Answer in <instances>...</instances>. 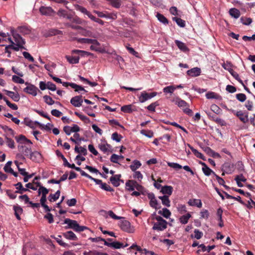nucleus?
Returning a JSON list of instances; mask_svg holds the SVG:
<instances>
[{
  "label": "nucleus",
  "instance_id": "nucleus-1",
  "mask_svg": "<svg viewBox=\"0 0 255 255\" xmlns=\"http://www.w3.org/2000/svg\"><path fill=\"white\" fill-rule=\"evenodd\" d=\"M36 184H37L36 187H34V185L31 183L26 184L25 186L26 188L31 189L33 190H36L37 187H39L38 194L39 196L41 195V197L40 200V204H41L42 207H49L47 205L45 204V202L46 201V195L49 192L48 189L41 185V183L40 182H37Z\"/></svg>",
  "mask_w": 255,
  "mask_h": 255
},
{
  "label": "nucleus",
  "instance_id": "nucleus-2",
  "mask_svg": "<svg viewBox=\"0 0 255 255\" xmlns=\"http://www.w3.org/2000/svg\"><path fill=\"white\" fill-rule=\"evenodd\" d=\"M64 223L68 225V228L72 229L75 232H80L86 231L85 233L82 234L83 236H86V234L89 235L90 233H93V231L90 230L89 228L85 226H80L75 220L67 218L64 220Z\"/></svg>",
  "mask_w": 255,
  "mask_h": 255
},
{
  "label": "nucleus",
  "instance_id": "nucleus-3",
  "mask_svg": "<svg viewBox=\"0 0 255 255\" xmlns=\"http://www.w3.org/2000/svg\"><path fill=\"white\" fill-rule=\"evenodd\" d=\"M119 223L118 225L120 229L124 232L128 233H133L135 231L134 227L131 226L130 223L125 219V218L122 217V219Z\"/></svg>",
  "mask_w": 255,
  "mask_h": 255
},
{
  "label": "nucleus",
  "instance_id": "nucleus-4",
  "mask_svg": "<svg viewBox=\"0 0 255 255\" xmlns=\"http://www.w3.org/2000/svg\"><path fill=\"white\" fill-rule=\"evenodd\" d=\"M225 109L227 111L233 113L234 115L236 116L243 123L246 124L249 122V113L248 112H243L241 110L236 111L235 110L232 109H229L226 106L225 107Z\"/></svg>",
  "mask_w": 255,
  "mask_h": 255
},
{
  "label": "nucleus",
  "instance_id": "nucleus-5",
  "mask_svg": "<svg viewBox=\"0 0 255 255\" xmlns=\"http://www.w3.org/2000/svg\"><path fill=\"white\" fill-rule=\"evenodd\" d=\"M18 150L21 154H17V156H18L21 159L24 160L25 159V156L29 157L32 151L30 147H28L25 145L19 144L17 146Z\"/></svg>",
  "mask_w": 255,
  "mask_h": 255
},
{
  "label": "nucleus",
  "instance_id": "nucleus-6",
  "mask_svg": "<svg viewBox=\"0 0 255 255\" xmlns=\"http://www.w3.org/2000/svg\"><path fill=\"white\" fill-rule=\"evenodd\" d=\"M157 95V93L156 92L148 93L146 91H143L141 93V94L139 97V101L140 103H144L147 100L154 97Z\"/></svg>",
  "mask_w": 255,
  "mask_h": 255
},
{
  "label": "nucleus",
  "instance_id": "nucleus-7",
  "mask_svg": "<svg viewBox=\"0 0 255 255\" xmlns=\"http://www.w3.org/2000/svg\"><path fill=\"white\" fill-rule=\"evenodd\" d=\"M25 84L27 85V86L23 89V91L24 92L30 94L33 96L37 95V91L39 90L36 86L32 84H29L28 82H25Z\"/></svg>",
  "mask_w": 255,
  "mask_h": 255
},
{
  "label": "nucleus",
  "instance_id": "nucleus-8",
  "mask_svg": "<svg viewBox=\"0 0 255 255\" xmlns=\"http://www.w3.org/2000/svg\"><path fill=\"white\" fill-rule=\"evenodd\" d=\"M12 35L16 43V45L19 46L21 49H26L23 46L25 44V42L22 37L18 33L14 32H12Z\"/></svg>",
  "mask_w": 255,
  "mask_h": 255
},
{
  "label": "nucleus",
  "instance_id": "nucleus-9",
  "mask_svg": "<svg viewBox=\"0 0 255 255\" xmlns=\"http://www.w3.org/2000/svg\"><path fill=\"white\" fill-rule=\"evenodd\" d=\"M83 102L82 96H76L73 97L71 100V104L75 107H80Z\"/></svg>",
  "mask_w": 255,
  "mask_h": 255
},
{
  "label": "nucleus",
  "instance_id": "nucleus-10",
  "mask_svg": "<svg viewBox=\"0 0 255 255\" xmlns=\"http://www.w3.org/2000/svg\"><path fill=\"white\" fill-rule=\"evenodd\" d=\"M39 11L42 15L46 16H50L54 13V10L50 6H41L39 8Z\"/></svg>",
  "mask_w": 255,
  "mask_h": 255
},
{
  "label": "nucleus",
  "instance_id": "nucleus-11",
  "mask_svg": "<svg viewBox=\"0 0 255 255\" xmlns=\"http://www.w3.org/2000/svg\"><path fill=\"white\" fill-rule=\"evenodd\" d=\"M206 113L211 120L215 122L216 123H217L218 124H220L221 126H224L225 125V122L224 120H223L221 118L217 117L216 116L213 115L211 112H206Z\"/></svg>",
  "mask_w": 255,
  "mask_h": 255
},
{
  "label": "nucleus",
  "instance_id": "nucleus-12",
  "mask_svg": "<svg viewBox=\"0 0 255 255\" xmlns=\"http://www.w3.org/2000/svg\"><path fill=\"white\" fill-rule=\"evenodd\" d=\"M78 42L81 43H87V44H93L97 45V46L100 45V43L96 39L80 38L77 39Z\"/></svg>",
  "mask_w": 255,
  "mask_h": 255
},
{
  "label": "nucleus",
  "instance_id": "nucleus-13",
  "mask_svg": "<svg viewBox=\"0 0 255 255\" xmlns=\"http://www.w3.org/2000/svg\"><path fill=\"white\" fill-rule=\"evenodd\" d=\"M167 222L163 221V222L155 223L152 227V229L157 231H163L167 228Z\"/></svg>",
  "mask_w": 255,
  "mask_h": 255
},
{
  "label": "nucleus",
  "instance_id": "nucleus-14",
  "mask_svg": "<svg viewBox=\"0 0 255 255\" xmlns=\"http://www.w3.org/2000/svg\"><path fill=\"white\" fill-rule=\"evenodd\" d=\"M29 158L34 162H40L42 160V155L37 151L31 152Z\"/></svg>",
  "mask_w": 255,
  "mask_h": 255
},
{
  "label": "nucleus",
  "instance_id": "nucleus-15",
  "mask_svg": "<svg viewBox=\"0 0 255 255\" xmlns=\"http://www.w3.org/2000/svg\"><path fill=\"white\" fill-rule=\"evenodd\" d=\"M5 94L11 98L14 101L18 102L20 100V96L18 93H15L13 92L8 91L7 90H3Z\"/></svg>",
  "mask_w": 255,
  "mask_h": 255
},
{
  "label": "nucleus",
  "instance_id": "nucleus-16",
  "mask_svg": "<svg viewBox=\"0 0 255 255\" xmlns=\"http://www.w3.org/2000/svg\"><path fill=\"white\" fill-rule=\"evenodd\" d=\"M201 70L200 68L194 67L187 71V74L191 77H197L200 75Z\"/></svg>",
  "mask_w": 255,
  "mask_h": 255
},
{
  "label": "nucleus",
  "instance_id": "nucleus-17",
  "mask_svg": "<svg viewBox=\"0 0 255 255\" xmlns=\"http://www.w3.org/2000/svg\"><path fill=\"white\" fill-rule=\"evenodd\" d=\"M121 111L125 113H131L133 111H135V107L131 104L124 105L121 108Z\"/></svg>",
  "mask_w": 255,
  "mask_h": 255
},
{
  "label": "nucleus",
  "instance_id": "nucleus-18",
  "mask_svg": "<svg viewBox=\"0 0 255 255\" xmlns=\"http://www.w3.org/2000/svg\"><path fill=\"white\" fill-rule=\"evenodd\" d=\"M63 236L67 239L72 241L78 240V238L72 231H68L63 234Z\"/></svg>",
  "mask_w": 255,
  "mask_h": 255
},
{
  "label": "nucleus",
  "instance_id": "nucleus-19",
  "mask_svg": "<svg viewBox=\"0 0 255 255\" xmlns=\"http://www.w3.org/2000/svg\"><path fill=\"white\" fill-rule=\"evenodd\" d=\"M121 177V174H116L110 178V181L112 184L115 187H118L120 185V180Z\"/></svg>",
  "mask_w": 255,
  "mask_h": 255
},
{
  "label": "nucleus",
  "instance_id": "nucleus-20",
  "mask_svg": "<svg viewBox=\"0 0 255 255\" xmlns=\"http://www.w3.org/2000/svg\"><path fill=\"white\" fill-rule=\"evenodd\" d=\"M175 43L178 48L181 51L186 52L189 50V48L184 43L178 40H175Z\"/></svg>",
  "mask_w": 255,
  "mask_h": 255
},
{
  "label": "nucleus",
  "instance_id": "nucleus-21",
  "mask_svg": "<svg viewBox=\"0 0 255 255\" xmlns=\"http://www.w3.org/2000/svg\"><path fill=\"white\" fill-rule=\"evenodd\" d=\"M147 197L150 200V205L151 207H156L158 205L157 201L155 198V197L153 193H148Z\"/></svg>",
  "mask_w": 255,
  "mask_h": 255
},
{
  "label": "nucleus",
  "instance_id": "nucleus-22",
  "mask_svg": "<svg viewBox=\"0 0 255 255\" xmlns=\"http://www.w3.org/2000/svg\"><path fill=\"white\" fill-rule=\"evenodd\" d=\"M206 97L208 99H215L220 101L222 100V98L220 95L213 92L207 93L206 94Z\"/></svg>",
  "mask_w": 255,
  "mask_h": 255
},
{
  "label": "nucleus",
  "instance_id": "nucleus-23",
  "mask_svg": "<svg viewBox=\"0 0 255 255\" xmlns=\"http://www.w3.org/2000/svg\"><path fill=\"white\" fill-rule=\"evenodd\" d=\"M188 203V205L190 206L201 207L202 205V202L200 199H191L189 200Z\"/></svg>",
  "mask_w": 255,
  "mask_h": 255
},
{
  "label": "nucleus",
  "instance_id": "nucleus-24",
  "mask_svg": "<svg viewBox=\"0 0 255 255\" xmlns=\"http://www.w3.org/2000/svg\"><path fill=\"white\" fill-rule=\"evenodd\" d=\"M173 101L175 102V104L178 105L179 107L182 109L186 107H189L188 104L185 101L179 98H177L175 100H174Z\"/></svg>",
  "mask_w": 255,
  "mask_h": 255
},
{
  "label": "nucleus",
  "instance_id": "nucleus-25",
  "mask_svg": "<svg viewBox=\"0 0 255 255\" xmlns=\"http://www.w3.org/2000/svg\"><path fill=\"white\" fill-rule=\"evenodd\" d=\"M45 209V212H47V213L44 215V218L47 219L49 223H52L53 222V215L49 213V212L52 211V208H44Z\"/></svg>",
  "mask_w": 255,
  "mask_h": 255
},
{
  "label": "nucleus",
  "instance_id": "nucleus-26",
  "mask_svg": "<svg viewBox=\"0 0 255 255\" xmlns=\"http://www.w3.org/2000/svg\"><path fill=\"white\" fill-rule=\"evenodd\" d=\"M229 14L235 18H238L241 15L240 10L236 8H232L229 10Z\"/></svg>",
  "mask_w": 255,
  "mask_h": 255
},
{
  "label": "nucleus",
  "instance_id": "nucleus-27",
  "mask_svg": "<svg viewBox=\"0 0 255 255\" xmlns=\"http://www.w3.org/2000/svg\"><path fill=\"white\" fill-rule=\"evenodd\" d=\"M161 192L164 194L171 195L173 192V188L171 186L165 185L162 187Z\"/></svg>",
  "mask_w": 255,
  "mask_h": 255
},
{
  "label": "nucleus",
  "instance_id": "nucleus-28",
  "mask_svg": "<svg viewBox=\"0 0 255 255\" xmlns=\"http://www.w3.org/2000/svg\"><path fill=\"white\" fill-rule=\"evenodd\" d=\"M141 166L140 162L137 160L133 161L132 163L129 166L130 169L132 171H135L136 169H138Z\"/></svg>",
  "mask_w": 255,
  "mask_h": 255
},
{
  "label": "nucleus",
  "instance_id": "nucleus-29",
  "mask_svg": "<svg viewBox=\"0 0 255 255\" xmlns=\"http://www.w3.org/2000/svg\"><path fill=\"white\" fill-rule=\"evenodd\" d=\"M15 186L16 187V189L18 190V191H16L15 193L22 194L24 192L29 191L27 188H24L21 182H18L15 185Z\"/></svg>",
  "mask_w": 255,
  "mask_h": 255
},
{
  "label": "nucleus",
  "instance_id": "nucleus-30",
  "mask_svg": "<svg viewBox=\"0 0 255 255\" xmlns=\"http://www.w3.org/2000/svg\"><path fill=\"white\" fill-rule=\"evenodd\" d=\"M189 147L194 153V154L198 158H199L203 160H205L204 155L201 152H199L197 149L194 148L193 147L191 146L189 144H188Z\"/></svg>",
  "mask_w": 255,
  "mask_h": 255
},
{
  "label": "nucleus",
  "instance_id": "nucleus-31",
  "mask_svg": "<svg viewBox=\"0 0 255 255\" xmlns=\"http://www.w3.org/2000/svg\"><path fill=\"white\" fill-rule=\"evenodd\" d=\"M124 158V157L122 155H119L116 154H113L110 157V160L113 163H119V160L123 159Z\"/></svg>",
  "mask_w": 255,
  "mask_h": 255
},
{
  "label": "nucleus",
  "instance_id": "nucleus-32",
  "mask_svg": "<svg viewBox=\"0 0 255 255\" xmlns=\"http://www.w3.org/2000/svg\"><path fill=\"white\" fill-rule=\"evenodd\" d=\"M84 255H108L106 253H100L97 251H85L83 253Z\"/></svg>",
  "mask_w": 255,
  "mask_h": 255
},
{
  "label": "nucleus",
  "instance_id": "nucleus-33",
  "mask_svg": "<svg viewBox=\"0 0 255 255\" xmlns=\"http://www.w3.org/2000/svg\"><path fill=\"white\" fill-rule=\"evenodd\" d=\"M60 192L59 190H58L55 194H50L48 197V199L50 202L55 201L57 199H58L60 196Z\"/></svg>",
  "mask_w": 255,
  "mask_h": 255
},
{
  "label": "nucleus",
  "instance_id": "nucleus-34",
  "mask_svg": "<svg viewBox=\"0 0 255 255\" xmlns=\"http://www.w3.org/2000/svg\"><path fill=\"white\" fill-rule=\"evenodd\" d=\"M159 198L161 199L162 203L163 205L167 207L170 206V201L168 196L163 195V196H159Z\"/></svg>",
  "mask_w": 255,
  "mask_h": 255
},
{
  "label": "nucleus",
  "instance_id": "nucleus-35",
  "mask_svg": "<svg viewBox=\"0 0 255 255\" xmlns=\"http://www.w3.org/2000/svg\"><path fill=\"white\" fill-rule=\"evenodd\" d=\"M66 58L70 64H77L79 62V57L66 56Z\"/></svg>",
  "mask_w": 255,
  "mask_h": 255
},
{
  "label": "nucleus",
  "instance_id": "nucleus-36",
  "mask_svg": "<svg viewBox=\"0 0 255 255\" xmlns=\"http://www.w3.org/2000/svg\"><path fill=\"white\" fill-rule=\"evenodd\" d=\"M218 194L221 196V197L224 199L225 197H226L227 199H230V198H234V196H232L229 194H228L227 193H226L225 191H220L219 189H216Z\"/></svg>",
  "mask_w": 255,
  "mask_h": 255
},
{
  "label": "nucleus",
  "instance_id": "nucleus-37",
  "mask_svg": "<svg viewBox=\"0 0 255 255\" xmlns=\"http://www.w3.org/2000/svg\"><path fill=\"white\" fill-rule=\"evenodd\" d=\"M202 171L204 174L207 176H210L211 174H213L215 176L216 174L214 171H213L212 169H211L208 166H206L205 167H202Z\"/></svg>",
  "mask_w": 255,
  "mask_h": 255
},
{
  "label": "nucleus",
  "instance_id": "nucleus-38",
  "mask_svg": "<svg viewBox=\"0 0 255 255\" xmlns=\"http://www.w3.org/2000/svg\"><path fill=\"white\" fill-rule=\"evenodd\" d=\"M79 78L81 81L84 82V83L89 84L91 87H95V86L98 85L97 83L92 82L90 81L89 80H88L87 79H86L81 76H79Z\"/></svg>",
  "mask_w": 255,
  "mask_h": 255
},
{
  "label": "nucleus",
  "instance_id": "nucleus-39",
  "mask_svg": "<svg viewBox=\"0 0 255 255\" xmlns=\"http://www.w3.org/2000/svg\"><path fill=\"white\" fill-rule=\"evenodd\" d=\"M18 31L23 35L28 34L30 33V29L27 27L23 26L18 28Z\"/></svg>",
  "mask_w": 255,
  "mask_h": 255
},
{
  "label": "nucleus",
  "instance_id": "nucleus-40",
  "mask_svg": "<svg viewBox=\"0 0 255 255\" xmlns=\"http://www.w3.org/2000/svg\"><path fill=\"white\" fill-rule=\"evenodd\" d=\"M191 217L190 213H187L186 215H183L179 218L180 222L183 224H186L188 223L189 218Z\"/></svg>",
  "mask_w": 255,
  "mask_h": 255
},
{
  "label": "nucleus",
  "instance_id": "nucleus-41",
  "mask_svg": "<svg viewBox=\"0 0 255 255\" xmlns=\"http://www.w3.org/2000/svg\"><path fill=\"white\" fill-rule=\"evenodd\" d=\"M156 17L158 20L163 24H167L168 23V19L163 14L157 13Z\"/></svg>",
  "mask_w": 255,
  "mask_h": 255
},
{
  "label": "nucleus",
  "instance_id": "nucleus-42",
  "mask_svg": "<svg viewBox=\"0 0 255 255\" xmlns=\"http://www.w3.org/2000/svg\"><path fill=\"white\" fill-rule=\"evenodd\" d=\"M173 21H175L178 25L181 27H184L185 26V21L180 18L177 17H174L172 18Z\"/></svg>",
  "mask_w": 255,
  "mask_h": 255
},
{
  "label": "nucleus",
  "instance_id": "nucleus-43",
  "mask_svg": "<svg viewBox=\"0 0 255 255\" xmlns=\"http://www.w3.org/2000/svg\"><path fill=\"white\" fill-rule=\"evenodd\" d=\"M194 233V235L193 236V235H192L191 236V237L192 238H196L197 240L200 239L203 235V233L202 232L200 231L198 229H195Z\"/></svg>",
  "mask_w": 255,
  "mask_h": 255
},
{
  "label": "nucleus",
  "instance_id": "nucleus-44",
  "mask_svg": "<svg viewBox=\"0 0 255 255\" xmlns=\"http://www.w3.org/2000/svg\"><path fill=\"white\" fill-rule=\"evenodd\" d=\"M200 219H204L207 220L209 217V212L208 210L206 209H203L200 212Z\"/></svg>",
  "mask_w": 255,
  "mask_h": 255
},
{
  "label": "nucleus",
  "instance_id": "nucleus-45",
  "mask_svg": "<svg viewBox=\"0 0 255 255\" xmlns=\"http://www.w3.org/2000/svg\"><path fill=\"white\" fill-rule=\"evenodd\" d=\"M5 140L6 143L7 145L10 148L13 149L15 148L14 142V140L9 137H7V135L5 136Z\"/></svg>",
  "mask_w": 255,
  "mask_h": 255
},
{
  "label": "nucleus",
  "instance_id": "nucleus-46",
  "mask_svg": "<svg viewBox=\"0 0 255 255\" xmlns=\"http://www.w3.org/2000/svg\"><path fill=\"white\" fill-rule=\"evenodd\" d=\"M241 22L246 25H249L252 22V19L250 17H246L242 16L240 18Z\"/></svg>",
  "mask_w": 255,
  "mask_h": 255
},
{
  "label": "nucleus",
  "instance_id": "nucleus-47",
  "mask_svg": "<svg viewBox=\"0 0 255 255\" xmlns=\"http://www.w3.org/2000/svg\"><path fill=\"white\" fill-rule=\"evenodd\" d=\"M159 105V104L158 101H156L155 102L152 103L151 104H150L149 106H148L146 107V109L150 112H155V108L157 106H158Z\"/></svg>",
  "mask_w": 255,
  "mask_h": 255
},
{
  "label": "nucleus",
  "instance_id": "nucleus-48",
  "mask_svg": "<svg viewBox=\"0 0 255 255\" xmlns=\"http://www.w3.org/2000/svg\"><path fill=\"white\" fill-rule=\"evenodd\" d=\"M211 110L212 112L217 115L221 114L222 112V110L220 107L215 104H212L211 106Z\"/></svg>",
  "mask_w": 255,
  "mask_h": 255
},
{
  "label": "nucleus",
  "instance_id": "nucleus-49",
  "mask_svg": "<svg viewBox=\"0 0 255 255\" xmlns=\"http://www.w3.org/2000/svg\"><path fill=\"white\" fill-rule=\"evenodd\" d=\"M140 133L149 138H151L153 136V131L150 130L142 129L140 130Z\"/></svg>",
  "mask_w": 255,
  "mask_h": 255
},
{
  "label": "nucleus",
  "instance_id": "nucleus-50",
  "mask_svg": "<svg viewBox=\"0 0 255 255\" xmlns=\"http://www.w3.org/2000/svg\"><path fill=\"white\" fill-rule=\"evenodd\" d=\"M111 5L115 8H118L120 7L122 2L121 0H108Z\"/></svg>",
  "mask_w": 255,
  "mask_h": 255
},
{
  "label": "nucleus",
  "instance_id": "nucleus-51",
  "mask_svg": "<svg viewBox=\"0 0 255 255\" xmlns=\"http://www.w3.org/2000/svg\"><path fill=\"white\" fill-rule=\"evenodd\" d=\"M175 89L176 87L175 86H169L164 87L163 89V91L165 93L172 94Z\"/></svg>",
  "mask_w": 255,
  "mask_h": 255
},
{
  "label": "nucleus",
  "instance_id": "nucleus-52",
  "mask_svg": "<svg viewBox=\"0 0 255 255\" xmlns=\"http://www.w3.org/2000/svg\"><path fill=\"white\" fill-rule=\"evenodd\" d=\"M158 214L162 215L166 218H168L171 215L170 212L167 208H163L162 211H159Z\"/></svg>",
  "mask_w": 255,
  "mask_h": 255
},
{
  "label": "nucleus",
  "instance_id": "nucleus-53",
  "mask_svg": "<svg viewBox=\"0 0 255 255\" xmlns=\"http://www.w3.org/2000/svg\"><path fill=\"white\" fill-rule=\"evenodd\" d=\"M71 87L74 89L76 92H79L80 91H84L85 92H87L82 86L78 85L75 83H72Z\"/></svg>",
  "mask_w": 255,
  "mask_h": 255
},
{
  "label": "nucleus",
  "instance_id": "nucleus-54",
  "mask_svg": "<svg viewBox=\"0 0 255 255\" xmlns=\"http://www.w3.org/2000/svg\"><path fill=\"white\" fill-rule=\"evenodd\" d=\"M3 100L5 102L6 105L11 109L16 110L18 109L17 106L15 104L11 103L6 98H3Z\"/></svg>",
  "mask_w": 255,
  "mask_h": 255
},
{
  "label": "nucleus",
  "instance_id": "nucleus-55",
  "mask_svg": "<svg viewBox=\"0 0 255 255\" xmlns=\"http://www.w3.org/2000/svg\"><path fill=\"white\" fill-rule=\"evenodd\" d=\"M44 102L49 105H52L54 104V101L49 96L45 95L43 96Z\"/></svg>",
  "mask_w": 255,
  "mask_h": 255
},
{
  "label": "nucleus",
  "instance_id": "nucleus-56",
  "mask_svg": "<svg viewBox=\"0 0 255 255\" xmlns=\"http://www.w3.org/2000/svg\"><path fill=\"white\" fill-rule=\"evenodd\" d=\"M19 77L20 76H17L16 75H13L12 77V80L16 83H19V84L25 83L24 80L20 78Z\"/></svg>",
  "mask_w": 255,
  "mask_h": 255
},
{
  "label": "nucleus",
  "instance_id": "nucleus-57",
  "mask_svg": "<svg viewBox=\"0 0 255 255\" xmlns=\"http://www.w3.org/2000/svg\"><path fill=\"white\" fill-rule=\"evenodd\" d=\"M236 97L238 100L241 102H245L247 99V97L245 94L243 93H239L236 95Z\"/></svg>",
  "mask_w": 255,
  "mask_h": 255
},
{
  "label": "nucleus",
  "instance_id": "nucleus-58",
  "mask_svg": "<svg viewBox=\"0 0 255 255\" xmlns=\"http://www.w3.org/2000/svg\"><path fill=\"white\" fill-rule=\"evenodd\" d=\"M14 211V214L16 218L20 220L21 219L20 215L22 213V208H13Z\"/></svg>",
  "mask_w": 255,
  "mask_h": 255
},
{
  "label": "nucleus",
  "instance_id": "nucleus-59",
  "mask_svg": "<svg viewBox=\"0 0 255 255\" xmlns=\"http://www.w3.org/2000/svg\"><path fill=\"white\" fill-rule=\"evenodd\" d=\"M1 127L5 132H8L9 134L12 136L14 135V131L11 128H8L6 126H1Z\"/></svg>",
  "mask_w": 255,
  "mask_h": 255
},
{
  "label": "nucleus",
  "instance_id": "nucleus-60",
  "mask_svg": "<svg viewBox=\"0 0 255 255\" xmlns=\"http://www.w3.org/2000/svg\"><path fill=\"white\" fill-rule=\"evenodd\" d=\"M100 187L102 189L107 191L112 192L114 191V189L112 187H111L110 185H108L105 183H102V184L100 186Z\"/></svg>",
  "mask_w": 255,
  "mask_h": 255
},
{
  "label": "nucleus",
  "instance_id": "nucleus-61",
  "mask_svg": "<svg viewBox=\"0 0 255 255\" xmlns=\"http://www.w3.org/2000/svg\"><path fill=\"white\" fill-rule=\"evenodd\" d=\"M224 69L228 70L230 73L233 76L234 78H235L236 80H237L239 78V74L235 71H234L232 68H226L224 67Z\"/></svg>",
  "mask_w": 255,
  "mask_h": 255
},
{
  "label": "nucleus",
  "instance_id": "nucleus-62",
  "mask_svg": "<svg viewBox=\"0 0 255 255\" xmlns=\"http://www.w3.org/2000/svg\"><path fill=\"white\" fill-rule=\"evenodd\" d=\"M122 138V136L118 134V132H115L112 135V138L113 140L116 141L117 142H120Z\"/></svg>",
  "mask_w": 255,
  "mask_h": 255
},
{
  "label": "nucleus",
  "instance_id": "nucleus-63",
  "mask_svg": "<svg viewBox=\"0 0 255 255\" xmlns=\"http://www.w3.org/2000/svg\"><path fill=\"white\" fill-rule=\"evenodd\" d=\"M22 54L24 57L25 59H27L28 61L32 62H34V59L33 57L28 52L24 51L23 52Z\"/></svg>",
  "mask_w": 255,
  "mask_h": 255
},
{
  "label": "nucleus",
  "instance_id": "nucleus-64",
  "mask_svg": "<svg viewBox=\"0 0 255 255\" xmlns=\"http://www.w3.org/2000/svg\"><path fill=\"white\" fill-rule=\"evenodd\" d=\"M134 172V173L133 175V177L134 179H136L138 181H140L143 178V176H142V174L140 173V171H135Z\"/></svg>",
  "mask_w": 255,
  "mask_h": 255
}]
</instances>
